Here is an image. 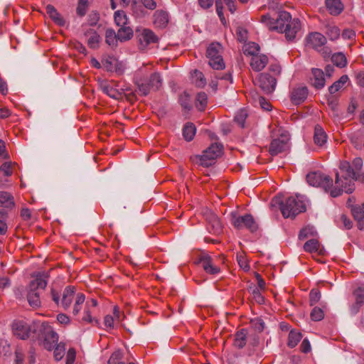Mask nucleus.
<instances>
[{
    "instance_id": "28",
    "label": "nucleus",
    "mask_w": 364,
    "mask_h": 364,
    "mask_svg": "<svg viewBox=\"0 0 364 364\" xmlns=\"http://www.w3.org/2000/svg\"><path fill=\"white\" fill-rule=\"evenodd\" d=\"M352 213L358 222V228L364 230V209L361 206H355L352 208Z\"/></svg>"
},
{
    "instance_id": "36",
    "label": "nucleus",
    "mask_w": 364,
    "mask_h": 364,
    "mask_svg": "<svg viewBox=\"0 0 364 364\" xmlns=\"http://www.w3.org/2000/svg\"><path fill=\"white\" fill-rule=\"evenodd\" d=\"M192 80L198 87H203L206 85V80L204 75L198 70H195L193 73H192Z\"/></svg>"
},
{
    "instance_id": "46",
    "label": "nucleus",
    "mask_w": 364,
    "mask_h": 364,
    "mask_svg": "<svg viewBox=\"0 0 364 364\" xmlns=\"http://www.w3.org/2000/svg\"><path fill=\"white\" fill-rule=\"evenodd\" d=\"M14 165L11 162H4L0 166V173L4 176H11L13 174Z\"/></svg>"
},
{
    "instance_id": "54",
    "label": "nucleus",
    "mask_w": 364,
    "mask_h": 364,
    "mask_svg": "<svg viewBox=\"0 0 364 364\" xmlns=\"http://www.w3.org/2000/svg\"><path fill=\"white\" fill-rule=\"evenodd\" d=\"M237 262L240 267L243 269L245 271H248L250 269V266L247 263V261L245 257L243 255H240L237 256Z\"/></svg>"
},
{
    "instance_id": "7",
    "label": "nucleus",
    "mask_w": 364,
    "mask_h": 364,
    "mask_svg": "<svg viewBox=\"0 0 364 364\" xmlns=\"http://www.w3.org/2000/svg\"><path fill=\"white\" fill-rule=\"evenodd\" d=\"M75 287L67 286L61 295L55 291H51V296L53 301L58 306H62L64 309H68L71 306V304L75 299V296L77 294Z\"/></svg>"
},
{
    "instance_id": "52",
    "label": "nucleus",
    "mask_w": 364,
    "mask_h": 364,
    "mask_svg": "<svg viewBox=\"0 0 364 364\" xmlns=\"http://www.w3.org/2000/svg\"><path fill=\"white\" fill-rule=\"evenodd\" d=\"M355 301L364 304V287H360L354 291Z\"/></svg>"
},
{
    "instance_id": "53",
    "label": "nucleus",
    "mask_w": 364,
    "mask_h": 364,
    "mask_svg": "<svg viewBox=\"0 0 364 364\" xmlns=\"http://www.w3.org/2000/svg\"><path fill=\"white\" fill-rule=\"evenodd\" d=\"M215 6H216V11H217V14L221 21V22L223 23H225V16H224V14L223 13V4H222V1L220 0H216L215 1Z\"/></svg>"
},
{
    "instance_id": "32",
    "label": "nucleus",
    "mask_w": 364,
    "mask_h": 364,
    "mask_svg": "<svg viewBox=\"0 0 364 364\" xmlns=\"http://www.w3.org/2000/svg\"><path fill=\"white\" fill-rule=\"evenodd\" d=\"M119 41L117 38V34H116L115 31L112 29H107L105 32V42L106 43L111 46L115 47L117 45V41Z\"/></svg>"
},
{
    "instance_id": "29",
    "label": "nucleus",
    "mask_w": 364,
    "mask_h": 364,
    "mask_svg": "<svg viewBox=\"0 0 364 364\" xmlns=\"http://www.w3.org/2000/svg\"><path fill=\"white\" fill-rule=\"evenodd\" d=\"M14 205V200L12 196L5 191H0V206L9 208Z\"/></svg>"
},
{
    "instance_id": "45",
    "label": "nucleus",
    "mask_w": 364,
    "mask_h": 364,
    "mask_svg": "<svg viewBox=\"0 0 364 364\" xmlns=\"http://www.w3.org/2000/svg\"><path fill=\"white\" fill-rule=\"evenodd\" d=\"M53 350H54L53 355L55 359L56 360H61L65 352V345L61 343H58Z\"/></svg>"
},
{
    "instance_id": "44",
    "label": "nucleus",
    "mask_w": 364,
    "mask_h": 364,
    "mask_svg": "<svg viewBox=\"0 0 364 364\" xmlns=\"http://www.w3.org/2000/svg\"><path fill=\"white\" fill-rule=\"evenodd\" d=\"M340 34L341 33L338 27L336 26H328L327 27L326 35L330 40L334 41L338 39L340 36Z\"/></svg>"
},
{
    "instance_id": "30",
    "label": "nucleus",
    "mask_w": 364,
    "mask_h": 364,
    "mask_svg": "<svg viewBox=\"0 0 364 364\" xmlns=\"http://www.w3.org/2000/svg\"><path fill=\"white\" fill-rule=\"evenodd\" d=\"M102 90L105 93L113 99H119L121 97V92L113 87L112 82H105L102 85Z\"/></svg>"
},
{
    "instance_id": "47",
    "label": "nucleus",
    "mask_w": 364,
    "mask_h": 364,
    "mask_svg": "<svg viewBox=\"0 0 364 364\" xmlns=\"http://www.w3.org/2000/svg\"><path fill=\"white\" fill-rule=\"evenodd\" d=\"M13 334L20 339H23V323L21 321H14L12 324Z\"/></svg>"
},
{
    "instance_id": "16",
    "label": "nucleus",
    "mask_w": 364,
    "mask_h": 364,
    "mask_svg": "<svg viewBox=\"0 0 364 364\" xmlns=\"http://www.w3.org/2000/svg\"><path fill=\"white\" fill-rule=\"evenodd\" d=\"M306 43L308 47L318 49L326 43V38L318 32H312L306 38Z\"/></svg>"
},
{
    "instance_id": "24",
    "label": "nucleus",
    "mask_w": 364,
    "mask_h": 364,
    "mask_svg": "<svg viewBox=\"0 0 364 364\" xmlns=\"http://www.w3.org/2000/svg\"><path fill=\"white\" fill-rule=\"evenodd\" d=\"M326 5L332 15H338L343 10V4L341 0H326Z\"/></svg>"
},
{
    "instance_id": "17",
    "label": "nucleus",
    "mask_w": 364,
    "mask_h": 364,
    "mask_svg": "<svg viewBox=\"0 0 364 364\" xmlns=\"http://www.w3.org/2000/svg\"><path fill=\"white\" fill-rule=\"evenodd\" d=\"M200 263L206 273L217 274L220 272V267L208 255H204L200 258Z\"/></svg>"
},
{
    "instance_id": "4",
    "label": "nucleus",
    "mask_w": 364,
    "mask_h": 364,
    "mask_svg": "<svg viewBox=\"0 0 364 364\" xmlns=\"http://www.w3.org/2000/svg\"><path fill=\"white\" fill-rule=\"evenodd\" d=\"M273 202L280 203L282 215L286 218H294L306 210V205L301 196H290L284 202H280L279 198H274Z\"/></svg>"
},
{
    "instance_id": "49",
    "label": "nucleus",
    "mask_w": 364,
    "mask_h": 364,
    "mask_svg": "<svg viewBox=\"0 0 364 364\" xmlns=\"http://www.w3.org/2000/svg\"><path fill=\"white\" fill-rule=\"evenodd\" d=\"M324 317V313L323 310L318 307H315L311 312V318L315 321H319Z\"/></svg>"
},
{
    "instance_id": "59",
    "label": "nucleus",
    "mask_w": 364,
    "mask_h": 364,
    "mask_svg": "<svg viewBox=\"0 0 364 364\" xmlns=\"http://www.w3.org/2000/svg\"><path fill=\"white\" fill-rule=\"evenodd\" d=\"M57 320L60 323L64 324V325L68 324L70 321V318L66 314H59L57 316Z\"/></svg>"
},
{
    "instance_id": "18",
    "label": "nucleus",
    "mask_w": 364,
    "mask_h": 364,
    "mask_svg": "<svg viewBox=\"0 0 364 364\" xmlns=\"http://www.w3.org/2000/svg\"><path fill=\"white\" fill-rule=\"evenodd\" d=\"M308 96V90L306 87L298 86L293 88L291 92V100L295 105L303 102Z\"/></svg>"
},
{
    "instance_id": "27",
    "label": "nucleus",
    "mask_w": 364,
    "mask_h": 364,
    "mask_svg": "<svg viewBox=\"0 0 364 364\" xmlns=\"http://www.w3.org/2000/svg\"><path fill=\"white\" fill-rule=\"evenodd\" d=\"M120 319V312L117 306H114L113 309V316L107 315L104 318V323L107 328H113L115 321Z\"/></svg>"
},
{
    "instance_id": "15",
    "label": "nucleus",
    "mask_w": 364,
    "mask_h": 364,
    "mask_svg": "<svg viewBox=\"0 0 364 364\" xmlns=\"http://www.w3.org/2000/svg\"><path fill=\"white\" fill-rule=\"evenodd\" d=\"M257 83L264 92H272L276 87L277 80L269 74L262 73L258 77Z\"/></svg>"
},
{
    "instance_id": "56",
    "label": "nucleus",
    "mask_w": 364,
    "mask_h": 364,
    "mask_svg": "<svg viewBox=\"0 0 364 364\" xmlns=\"http://www.w3.org/2000/svg\"><path fill=\"white\" fill-rule=\"evenodd\" d=\"M75 360V350L73 348H70L66 355V364H73Z\"/></svg>"
},
{
    "instance_id": "25",
    "label": "nucleus",
    "mask_w": 364,
    "mask_h": 364,
    "mask_svg": "<svg viewBox=\"0 0 364 364\" xmlns=\"http://www.w3.org/2000/svg\"><path fill=\"white\" fill-rule=\"evenodd\" d=\"M314 141V143L319 146H323L327 141V135L326 132L323 128L318 125L315 127Z\"/></svg>"
},
{
    "instance_id": "51",
    "label": "nucleus",
    "mask_w": 364,
    "mask_h": 364,
    "mask_svg": "<svg viewBox=\"0 0 364 364\" xmlns=\"http://www.w3.org/2000/svg\"><path fill=\"white\" fill-rule=\"evenodd\" d=\"M122 358V353L120 350L114 351L110 356L108 364H117V363H122L120 360Z\"/></svg>"
},
{
    "instance_id": "39",
    "label": "nucleus",
    "mask_w": 364,
    "mask_h": 364,
    "mask_svg": "<svg viewBox=\"0 0 364 364\" xmlns=\"http://www.w3.org/2000/svg\"><path fill=\"white\" fill-rule=\"evenodd\" d=\"M114 18L115 23L118 26H124L128 24V18L124 11H117L114 13Z\"/></svg>"
},
{
    "instance_id": "14",
    "label": "nucleus",
    "mask_w": 364,
    "mask_h": 364,
    "mask_svg": "<svg viewBox=\"0 0 364 364\" xmlns=\"http://www.w3.org/2000/svg\"><path fill=\"white\" fill-rule=\"evenodd\" d=\"M159 38L150 29L144 28L139 34V46L141 49H145L146 47L151 44L157 43Z\"/></svg>"
},
{
    "instance_id": "1",
    "label": "nucleus",
    "mask_w": 364,
    "mask_h": 364,
    "mask_svg": "<svg viewBox=\"0 0 364 364\" xmlns=\"http://www.w3.org/2000/svg\"><path fill=\"white\" fill-rule=\"evenodd\" d=\"M261 22L269 30L284 33L289 41H294L301 29L300 20L292 18L289 12L284 11L279 13L277 20L271 18L269 14L263 15L261 16Z\"/></svg>"
},
{
    "instance_id": "5",
    "label": "nucleus",
    "mask_w": 364,
    "mask_h": 364,
    "mask_svg": "<svg viewBox=\"0 0 364 364\" xmlns=\"http://www.w3.org/2000/svg\"><path fill=\"white\" fill-rule=\"evenodd\" d=\"M223 146L218 143H213L201 155L191 157V161L196 165L208 167L215 163V160L221 155Z\"/></svg>"
},
{
    "instance_id": "50",
    "label": "nucleus",
    "mask_w": 364,
    "mask_h": 364,
    "mask_svg": "<svg viewBox=\"0 0 364 364\" xmlns=\"http://www.w3.org/2000/svg\"><path fill=\"white\" fill-rule=\"evenodd\" d=\"M212 223L213 233L220 234L223 230V226L218 218L215 215H213Z\"/></svg>"
},
{
    "instance_id": "23",
    "label": "nucleus",
    "mask_w": 364,
    "mask_h": 364,
    "mask_svg": "<svg viewBox=\"0 0 364 364\" xmlns=\"http://www.w3.org/2000/svg\"><path fill=\"white\" fill-rule=\"evenodd\" d=\"M168 23V14L164 11H156L154 15V24L158 28H164Z\"/></svg>"
},
{
    "instance_id": "41",
    "label": "nucleus",
    "mask_w": 364,
    "mask_h": 364,
    "mask_svg": "<svg viewBox=\"0 0 364 364\" xmlns=\"http://www.w3.org/2000/svg\"><path fill=\"white\" fill-rule=\"evenodd\" d=\"M332 62L338 67L343 68L346 65L347 60L344 54L341 53H335L331 58Z\"/></svg>"
},
{
    "instance_id": "40",
    "label": "nucleus",
    "mask_w": 364,
    "mask_h": 364,
    "mask_svg": "<svg viewBox=\"0 0 364 364\" xmlns=\"http://www.w3.org/2000/svg\"><path fill=\"white\" fill-rule=\"evenodd\" d=\"M348 80L347 75H342L340 79L336 81L330 87L329 92L331 94H334L338 92Z\"/></svg>"
},
{
    "instance_id": "13",
    "label": "nucleus",
    "mask_w": 364,
    "mask_h": 364,
    "mask_svg": "<svg viewBox=\"0 0 364 364\" xmlns=\"http://www.w3.org/2000/svg\"><path fill=\"white\" fill-rule=\"evenodd\" d=\"M161 78L158 73L151 75L148 83L141 82L138 84L139 90L143 95H146L151 90H157L161 85Z\"/></svg>"
},
{
    "instance_id": "19",
    "label": "nucleus",
    "mask_w": 364,
    "mask_h": 364,
    "mask_svg": "<svg viewBox=\"0 0 364 364\" xmlns=\"http://www.w3.org/2000/svg\"><path fill=\"white\" fill-rule=\"evenodd\" d=\"M304 250L311 254L322 255L325 252L323 247L316 239H311L306 241L304 245Z\"/></svg>"
},
{
    "instance_id": "37",
    "label": "nucleus",
    "mask_w": 364,
    "mask_h": 364,
    "mask_svg": "<svg viewBox=\"0 0 364 364\" xmlns=\"http://www.w3.org/2000/svg\"><path fill=\"white\" fill-rule=\"evenodd\" d=\"M302 336L301 333L299 331H291L289 334L288 346L290 348L295 347L301 341Z\"/></svg>"
},
{
    "instance_id": "35",
    "label": "nucleus",
    "mask_w": 364,
    "mask_h": 364,
    "mask_svg": "<svg viewBox=\"0 0 364 364\" xmlns=\"http://www.w3.org/2000/svg\"><path fill=\"white\" fill-rule=\"evenodd\" d=\"M247 341V331L245 329H242L238 331L235 335V346L242 348H243Z\"/></svg>"
},
{
    "instance_id": "12",
    "label": "nucleus",
    "mask_w": 364,
    "mask_h": 364,
    "mask_svg": "<svg viewBox=\"0 0 364 364\" xmlns=\"http://www.w3.org/2000/svg\"><path fill=\"white\" fill-rule=\"evenodd\" d=\"M58 343V335L50 326L44 328L43 339L41 343L43 347L50 351Z\"/></svg>"
},
{
    "instance_id": "8",
    "label": "nucleus",
    "mask_w": 364,
    "mask_h": 364,
    "mask_svg": "<svg viewBox=\"0 0 364 364\" xmlns=\"http://www.w3.org/2000/svg\"><path fill=\"white\" fill-rule=\"evenodd\" d=\"M306 181L312 186L321 187L326 192H330L334 187L333 180L328 176H326L319 171H313L307 174Z\"/></svg>"
},
{
    "instance_id": "57",
    "label": "nucleus",
    "mask_w": 364,
    "mask_h": 364,
    "mask_svg": "<svg viewBox=\"0 0 364 364\" xmlns=\"http://www.w3.org/2000/svg\"><path fill=\"white\" fill-rule=\"evenodd\" d=\"M363 304H360V303H358V301H355L353 304H352L350 306V313L351 315H355L357 314L361 306H363Z\"/></svg>"
},
{
    "instance_id": "11",
    "label": "nucleus",
    "mask_w": 364,
    "mask_h": 364,
    "mask_svg": "<svg viewBox=\"0 0 364 364\" xmlns=\"http://www.w3.org/2000/svg\"><path fill=\"white\" fill-rule=\"evenodd\" d=\"M232 223L237 229L247 228L251 232H255L258 225L251 215L247 214L242 216H234Z\"/></svg>"
},
{
    "instance_id": "63",
    "label": "nucleus",
    "mask_w": 364,
    "mask_h": 364,
    "mask_svg": "<svg viewBox=\"0 0 364 364\" xmlns=\"http://www.w3.org/2000/svg\"><path fill=\"white\" fill-rule=\"evenodd\" d=\"M259 102L261 107L264 110H270L272 105L264 97H259Z\"/></svg>"
},
{
    "instance_id": "43",
    "label": "nucleus",
    "mask_w": 364,
    "mask_h": 364,
    "mask_svg": "<svg viewBox=\"0 0 364 364\" xmlns=\"http://www.w3.org/2000/svg\"><path fill=\"white\" fill-rule=\"evenodd\" d=\"M247 117V112L245 109H242L239 110L235 116V122L240 127H245V122Z\"/></svg>"
},
{
    "instance_id": "9",
    "label": "nucleus",
    "mask_w": 364,
    "mask_h": 364,
    "mask_svg": "<svg viewBox=\"0 0 364 364\" xmlns=\"http://www.w3.org/2000/svg\"><path fill=\"white\" fill-rule=\"evenodd\" d=\"M221 51L222 46L218 43H213L207 48V58L209 59V65L215 70H220L225 68Z\"/></svg>"
},
{
    "instance_id": "42",
    "label": "nucleus",
    "mask_w": 364,
    "mask_h": 364,
    "mask_svg": "<svg viewBox=\"0 0 364 364\" xmlns=\"http://www.w3.org/2000/svg\"><path fill=\"white\" fill-rule=\"evenodd\" d=\"M179 102L183 109L186 110H190L191 109L192 105L191 103V97L186 92H183L180 95Z\"/></svg>"
},
{
    "instance_id": "2",
    "label": "nucleus",
    "mask_w": 364,
    "mask_h": 364,
    "mask_svg": "<svg viewBox=\"0 0 364 364\" xmlns=\"http://www.w3.org/2000/svg\"><path fill=\"white\" fill-rule=\"evenodd\" d=\"M340 172L336 173L335 186L331 190V196L333 198L342 194L343 191L351 193L354 189L353 181L358 178V173L348 161L341 162Z\"/></svg>"
},
{
    "instance_id": "55",
    "label": "nucleus",
    "mask_w": 364,
    "mask_h": 364,
    "mask_svg": "<svg viewBox=\"0 0 364 364\" xmlns=\"http://www.w3.org/2000/svg\"><path fill=\"white\" fill-rule=\"evenodd\" d=\"M309 296L311 305H314L319 301L321 293L317 289H313L311 291Z\"/></svg>"
},
{
    "instance_id": "26",
    "label": "nucleus",
    "mask_w": 364,
    "mask_h": 364,
    "mask_svg": "<svg viewBox=\"0 0 364 364\" xmlns=\"http://www.w3.org/2000/svg\"><path fill=\"white\" fill-rule=\"evenodd\" d=\"M46 11L48 14V16L52 18L55 23L58 25L63 26L65 23V21L63 18L60 16V14L57 11L55 7L52 5H47L46 7Z\"/></svg>"
},
{
    "instance_id": "21",
    "label": "nucleus",
    "mask_w": 364,
    "mask_h": 364,
    "mask_svg": "<svg viewBox=\"0 0 364 364\" xmlns=\"http://www.w3.org/2000/svg\"><path fill=\"white\" fill-rule=\"evenodd\" d=\"M312 85L316 89H321L325 85L324 73L321 69H312V77H311Z\"/></svg>"
},
{
    "instance_id": "20",
    "label": "nucleus",
    "mask_w": 364,
    "mask_h": 364,
    "mask_svg": "<svg viewBox=\"0 0 364 364\" xmlns=\"http://www.w3.org/2000/svg\"><path fill=\"white\" fill-rule=\"evenodd\" d=\"M85 36L88 46L90 48L96 49L99 47L101 38L100 35L92 28H89L85 32Z\"/></svg>"
},
{
    "instance_id": "60",
    "label": "nucleus",
    "mask_w": 364,
    "mask_h": 364,
    "mask_svg": "<svg viewBox=\"0 0 364 364\" xmlns=\"http://www.w3.org/2000/svg\"><path fill=\"white\" fill-rule=\"evenodd\" d=\"M355 36V31L352 29H345L343 31L342 37L344 39H353Z\"/></svg>"
},
{
    "instance_id": "33",
    "label": "nucleus",
    "mask_w": 364,
    "mask_h": 364,
    "mask_svg": "<svg viewBox=\"0 0 364 364\" xmlns=\"http://www.w3.org/2000/svg\"><path fill=\"white\" fill-rule=\"evenodd\" d=\"M244 53L245 55H252V57L259 55V46L255 42H249L244 46Z\"/></svg>"
},
{
    "instance_id": "22",
    "label": "nucleus",
    "mask_w": 364,
    "mask_h": 364,
    "mask_svg": "<svg viewBox=\"0 0 364 364\" xmlns=\"http://www.w3.org/2000/svg\"><path fill=\"white\" fill-rule=\"evenodd\" d=\"M268 63V58L265 55H259L252 57L250 60V66L255 71H260L265 68Z\"/></svg>"
},
{
    "instance_id": "38",
    "label": "nucleus",
    "mask_w": 364,
    "mask_h": 364,
    "mask_svg": "<svg viewBox=\"0 0 364 364\" xmlns=\"http://www.w3.org/2000/svg\"><path fill=\"white\" fill-rule=\"evenodd\" d=\"M208 103V96L203 92H199L196 96V106L200 110L203 111L205 109Z\"/></svg>"
},
{
    "instance_id": "62",
    "label": "nucleus",
    "mask_w": 364,
    "mask_h": 364,
    "mask_svg": "<svg viewBox=\"0 0 364 364\" xmlns=\"http://www.w3.org/2000/svg\"><path fill=\"white\" fill-rule=\"evenodd\" d=\"M237 38L240 41H245L247 38V31L241 28L237 30Z\"/></svg>"
},
{
    "instance_id": "31",
    "label": "nucleus",
    "mask_w": 364,
    "mask_h": 364,
    "mask_svg": "<svg viewBox=\"0 0 364 364\" xmlns=\"http://www.w3.org/2000/svg\"><path fill=\"white\" fill-rule=\"evenodd\" d=\"M133 36V31L130 26L126 25L121 26L117 32V38L120 41L129 40Z\"/></svg>"
},
{
    "instance_id": "3",
    "label": "nucleus",
    "mask_w": 364,
    "mask_h": 364,
    "mask_svg": "<svg viewBox=\"0 0 364 364\" xmlns=\"http://www.w3.org/2000/svg\"><path fill=\"white\" fill-rule=\"evenodd\" d=\"M97 305V301L95 299H92L85 302V296L82 292H78L73 301L72 313L74 316L79 314L80 311L83 309V315L81 321L83 323H92L95 322L98 324V320L92 317V309Z\"/></svg>"
},
{
    "instance_id": "61",
    "label": "nucleus",
    "mask_w": 364,
    "mask_h": 364,
    "mask_svg": "<svg viewBox=\"0 0 364 364\" xmlns=\"http://www.w3.org/2000/svg\"><path fill=\"white\" fill-rule=\"evenodd\" d=\"M301 350L303 353H308L311 350V345L309 341L307 339H304L301 344Z\"/></svg>"
},
{
    "instance_id": "64",
    "label": "nucleus",
    "mask_w": 364,
    "mask_h": 364,
    "mask_svg": "<svg viewBox=\"0 0 364 364\" xmlns=\"http://www.w3.org/2000/svg\"><path fill=\"white\" fill-rule=\"evenodd\" d=\"M363 166V160L361 158H355L353 161V166L354 167V170L357 172L360 170Z\"/></svg>"
},
{
    "instance_id": "48",
    "label": "nucleus",
    "mask_w": 364,
    "mask_h": 364,
    "mask_svg": "<svg viewBox=\"0 0 364 364\" xmlns=\"http://www.w3.org/2000/svg\"><path fill=\"white\" fill-rule=\"evenodd\" d=\"M316 233V232L315 229L314 228V227L308 226V227L303 228L300 231L299 237L300 240H304L311 235H312V236L314 235Z\"/></svg>"
},
{
    "instance_id": "58",
    "label": "nucleus",
    "mask_w": 364,
    "mask_h": 364,
    "mask_svg": "<svg viewBox=\"0 0 364 364\" xmlns=\"http://www.w3.org/2000/svg\"><path fill=\"white\" fill-rule=\"evenodd\" d=\"M214 0H198L200 6L203 9H208L213 5Z\"/></svg>"
},
{
    "instance_id": "6",
    "label": "nucleus",
    "mask_w": 364,
    "mask_h": 364,
    "mask_svg": "<svg viewBox=\"0 0 364 364\" xmlns=\"http://www.w3.org/2000/svg\"><path fill=\"white\" fill-rule=\"evenodd\" d=\"M46 277L44 274H37L33 276L30 282V290L27 295V300L32 309H37L41 305L39 292L38 289H44L47 286Z\"/></svg>"
},
{
    "instance_id": "34",
    "label": "nucleus",
    "mask_w": 364,
    "mask_h": 364,
    "mask_svg": "<svg viewBox=\"0 0 364 364\" xmlns=\"http://www.w3.org/2000/svg\"><path fill=\"white\" fill-rule=\"evenodd\" d=\"M196 132V128L193 123H187L183 129V134L186 141H191Z\"/></svg>"
},
{
    "instance_id": "10",
    "label": "nucleus",
    "mask_w": 364,
    "mask_h": 364,
    "mask_svg": "<svg viewBox=\"0 0 364 364\" xmlns=\"http://www.w3.org/2000/svg\"><path fill=\"white\" fill-rule=\"evenodd\" d=\"M277 132L280 137L274 138L269 146V152L273 156L285 151L288 147V141L289 140V134L287 132L280 129Z\"/></svg>"
}]
</instances>
